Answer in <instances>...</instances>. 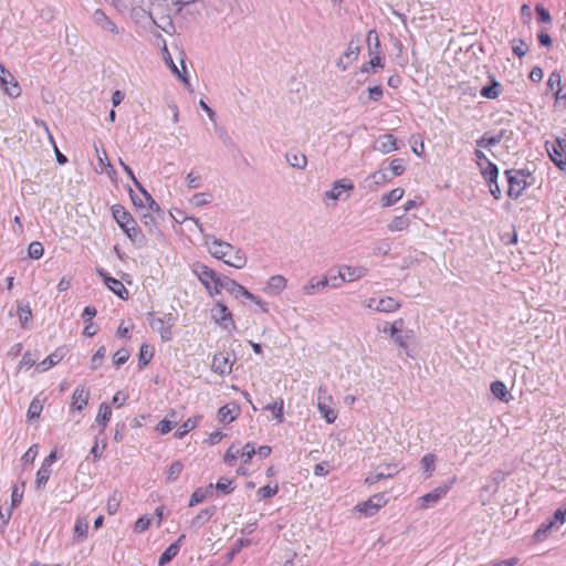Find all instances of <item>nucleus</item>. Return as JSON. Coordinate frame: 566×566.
I'll return each mask as SVG.
<instances>
[{"label":"nucleus","instance_id":"obj_1","mask_svg":"<svg viewBox=\"0 0 566 566\" xmlns=\"http://www.w3.org/2000/svg\"><path fill=\"white\" fill-rule=\"evenodd\" d=\"M205 245L211 256L223 261L227 265L235 269L247 266L248 258L240 248H234L231 243L217 239L213 235L205 237Z\"/></svg>","mask_w":566,"mask_h":566},{"label":"nucleus","instance_id":"obj_2","mask_svg":"<svg viewBox=\"0 0 566 566\" xmlns=\"http://www.w3.org/2000/svg\"><path fill=\"white\" fill-rule=\"evenodd\" d=\"M113 217L118 223V226L123 229L126 235L136 243H142L144 237L142 231L137 227L136 222L132 219L128 212L120 206H114L112 208Z\"/></svg>","mask_w":566,"mask_h":566},{"label":"nucleus","instance_id":"obj_3","mask_svg":"<svg viewBox=\"0 0 566 566\" xmlns=\"http://www.w3.org/2000/svg\"><path fill=\"white\" fill-rule=\"evenodd\" d=\"M317 402L316 407L321 413V416L325 419L327 423H333L337 419V410L335 409V403L332 395L328 394L326 387L321 386L317 390Z\"/></svg>","mask_w":566,"mask_h":566},{"label":"nucleus","instance_id":"obj_4","mask_svg":"<svg viewBox=\"0 0 566 566\" xmlns=\"http://www.w3.org/2000/svg\"><path fill=\"white\" fill-rule=\"evenodd\" d=\"M192 272L196 274L198 280L206 286L211 295L218 294V284L220 276L209 266L202 263H195L192 265Z\"/></svg>","mask_w":566,"mask_h":566},{"label":"nucleus","instance_id":"obj_5","mask_svg":"<svg viewBox=\"0 0 566 566\" xmlns=\"http://www.w3.org/2000/svg\"><path fill=\"white\" fill-rule=\"evenodd\" d=\"M355 186L354 182L348 178H342L333 182L329 190L324 192V200H331L336 203L339 200H347Z\"/></svg>","mask_w":566,"mask_h":566},{"label":"nucleus","instance_id":"obj_6","mask_svg":"<svg viewBox=\"0 0 566 566\" xmlns=\"http://www.w3.org/2000/svg\"><path fill=\"white\" fill-rule=\"evenodd\" d=\"M505 174L509 181L507 195L511 198H518L526 187L530 186L528 178L531 174L525 170H506Z\"/></svg>","mask_w":566,"mask_h":566},{"label":"nucleus","instance_id":"obj_7","mask_svg":"<svg viewBox=\"0 0 566 566\" xmlns=\"http://www.w3.org/2000/svg\"><path fill=\"white\" fill-rule=\"evenodd\" d=\"M546 150L552 161L566 170V134L557 136L554 142H546Z\"/></svg>","mask_w":566,"mask_h":566},{"label":"nucleus","instance_id":"obj_8","mask_svg":"<svg viewBox=\"0 0 566 566\" xmlns=\"http://www.w3.org/2000/svg\"><path fill=\"white\" fill-rule=\"evenodd\" d=\"M212 321L228 332L235 329V324L232 319V314L229 308L221 302H217L211 308Z\"/></svg>","mask_w":566,"mask_h":566},{"label":"nucleus","instance_id":"obj_9","mask_svg":"<svg viewBox=\"0 0 566 566\" xmlns=\"http://www.w3.org/2000/svg\"><path fill=\"white\" fill-rule=\"evenodd\" d=\"M454 481H455V479L453 478L450 483H444L442 485H439L431 492L420 496L418 499L420 507L422 510H427V509L436 505L442 497H444L447 495V493L450 491Z\"/></svg>","mask_w":566,"mask_h":566},{"label":"nucleus","instance_id":"obj_10","mask_svg":"<svg viewBox=\"0 0 566 566\" xmlns=\"http://www.w3.org/2000/svg\"><path fill=\"white\" fill-rule=\"evenodd\" d=\"M386 504L387 499L385 493H377L370 496L367 501L358 503L355 506V510L363 513L365 516H373Z\"/></svg>","mask_w":566,"mask_h":566},{"label":"nucleus","instance_id":"obj_11","mask_svg":"<svg viewBox=\"0 0 566 566\" xmlns=\"http://www.w3.org/2000/svg\"><path fill=\"white\" fill-rule=\"evenodd\" d=\"M400 467L398 463H384L378 465L376 469V472L369 473L366 479L365 483L368 485H373L380 481L381 479H388L395 476L399 471Z\"/></svg>","mask_w":566,"mask_h":566},{"label":"nucleus","instance_id":"obj_12","mask_svg":"<svg viewBox=\"0 0 566 566\" xmlns=\"http://www.w3.org/2000/svg\"><path fill=\"white\" fill-rule=\"evenodd\" d=\"M0 85L12 98L21 95V88L14 76L0 63Z\"/></svg>","mask_w":566,"mask_h":566},{"label":"nucleus","instance_id":"obj_13","mask_svg":"<svg viewBox=\"0 0 566 566\" xmlns=\"http://www.w3.org/2000/svg\"><path fill=\"white\" fill-rule=\"evenodd\" d=\"M402 327H403V319L399 318L391 324L386 323L381 331L385 334H389L390 338L394 340L395 344H397L398 346H400L402 348H407L408 339L410 336L400 334Z\"/></svg>","mask_w":566,"mask_h":566},{"label":"nucleus","instance_id":"obj_14","mask_svg":"<svg viewBox=\"0 0 566 566\" xmlns=\"http://www.w3.org/2000/svg\"><path fill=\"white\" fill-rule=\"evenodd\" d=\"M366 307L381 313H394L400 308V303L390 296L379 300L370 297L366 301Z\"/></svg>","mask_w":566,"mask_h":566},{"label":"nucleus","instance_id":"obj_15","mask_svg":"<svg viewBox=\"0 0 566 566\" xmlns=\"http://www.w3.org/2000/svg\"><path fill=\"white\" fill-rule=\"evenodd\" d=\"M368 273V269L361 265L350 266V265H340L338 269L337 279L340 282H355L357 280L363 279Z\"/></svg>","mask_w":566,"mask_h":566},{"label":"nucleus","instance_id":"obj_16","mask_svg":"<svg viewBox=\"0 0 566 566\" xmlns=\"http://www.w3.org/2000/svg\"><path fill=\"white\" fill-rule=\"evenodd\" d=\"M359 51L360 48L358 42L352 40L348 43L346 51L338 57L336 66L342 71H346L349 67V65H352L354 61L357 60Z\"/></svg>","mask_w":566,"mask_h":566},{"label":"nucleus","instance_id":"obj_17","mask_svg":"<svg viewBox=\"0 0 566 566\" xmlns=\"http://www.w3.org/2000/svg\"><path fill=\"white\" fill-rule=\"evenodd\" d=\"M92 19L103 31H107L113 35H118L120 33V29L117 24L103 10L96 9L92 14Z\"/></svg>","mask_w":566,"mask_h":566},{"label":"nucleus","instance_id":"obj_18","mask_svg":"<svg viewBox=\"0 0 566 566\" xmlns=\"http://www.w3.org/2000/svg\"><path fill=\"white\" fill-rule=\"evenodd\" d=\"M233 360L230 359V355L226 353H217L212 357L211 369L213 373L226 376L231 374Z\"/></svg>","mask_w":566,"mask_h":566},{"label":"nucleus","instance_id":"obj_19","mask_svg":"<svg viewBox=\"0 0 566 566\" xmlns=\"http://www.w3.org/2000/svg\"><path fill=\"white\" fill-rule=\"evenodd\" d=\"M172 318L169 316L167 318H153L150 322V327L160 335L163 342H169L172 338Z\"/></svg>","mask_w":566,"mask_h":566},{"label":"nucleus","instance_id":"obj_20","mask_svg":"<svg viewBox=\"0 0 566 566\" xmlns=\"http://www.w3.org/2000/svg\"><path fill=\"white\" fill-rule=\"evenodd\" d=\"M97 273L103 277L105 285L118 297L126 300L128 297V291L124 284L117 279L111 277L106 272L98 269Z\"/></svg>","mask_w":566,"mask_h":566},{"label":"nucleus","instance_id":"obj_21","mask_svg":"<svg viewBox=\"0 0 566 566\" xmlns=\"http://www.w3.org/2000/svg\"><path fill=\"white\" fill-rule=\"evenodd\" d=\"M328 284L329 280L326 276L321 279L313 276L302 286V293L305 296H312L318 292L324 291Z\"/></svg>","mask_w":566,"mask_h":566},{"label":"nucleus","instance_id":"obj_22","mask_svg":"<svg viewBox=\"0 0 566 566\" xmlns=\"http://www.w3.org/2000/svg\"><path fill=\"white\" fill-rule=\"evenodd\" d=\"M88 399L90 390L85 386L80 385L73 391L71 408L82 411L87 405Z\"/></svg>","mask_w":566,"mask_h":566},{"label":"nucleus","instance_id":"obj_23","mask_svg":"<svg viewBox=\"0 0 566 566\" xmlns=\"http://www.w3.org/2000/svg\"><path fill=\"white\" fill-rule=\"evenodd\" d=\"M287 285V280L283 275H273L268 280L264 292L270 295H280Z\"/></svg>","mask_w":566,"mask_h":566},{"label":"nucleus","instance_id":"obj_24","mask_svg":"<svg viewBox=\"0 0 566 566\" xmlns=\"http://www.w3.org/2000/svg\"><path fill=\"white\" fill-rule=\"evenodd\" d=\"M374 149L381 154H389L398 149L397 139L391 134L380 136L375 145Z\"/></svg>","mask_w":566,"mask_h":566},{"label":"nucleus","instance_id":"obj_25","mask_svg":"<svg viewBox=\"0 0 566 566\" xmlns=\"http://www.w3.org/2000/svg\"><path fill=\"white\" fill-rule=\"evenodd\" d=\"M124 171L127 174V176L130 178L135 187L142 192L144 196V199H146L147 203L149 205V208L151 210H159V206L157 202L153 199V197L148 193V191L142 186V184L136 179L133 170L129 168V166L124 165Z\"/></svg>","mask_w":566,"mask_h":566},{"label":"nucleus","instance_id":"obj_26","mask_svg":"<svg viewBox=\"0 0 566 566\" xmlns=\"http://www.w3.org/2000/svg\"><path fill=\"white\" fill-rule=\"evenodd\" d=\"M185 537H186L185 534H181L175 543L170 544L165 549V552L159 557V560H158L159 566H164V565L168 564L175 556H177V554L179 553V549H180V543L185 539Z\"/></svg>","mask_w":566,"mask_h":566},{"label":"nucleus","instance_id":"obj_27","mask_svg":"<svg viewBox=\"0 0 566 566\" xmlns=\"http://www.w3.org/2000/svg\"><path fill=\"white\" fill-rule=\"evenodd\" d=\"M411 224V218L406 213L395 217L388 224L387 229L390 232L407 231Z\"/></svg>","mask_w":566,"mask_h":566},{"label":"nucleus","instance_id":"obj_28","mask_svg":"<svg viewBox=\"0 0 566 566\" xmlns=\"http://www.w3.org/2000/svg\"><path fill=\"white\" fill-rule=\"evenodd\" d=\"M239 407L237 405H226L218 411V418L221 422L229 423L239 416Z\"/></svg>","mask_w":566,"mask_h":566},{"label":"nucleus","instance_id":"obj_29","mask_svg":"<svg viewBox=\"0 0 566 566\" xmlns=\"http://www.w3.org/2000/svg\"><path fill=\"white\" fill-rule=\"evenodd\" d=\"M62 358H63L62 352L55 350L54 353L49 355L45 359H43L42 361H40L36 365V370L39 373H44V371L51 369L56 364H59L62 360Z\"/></svg>","mask_w":566,"mask_h":566},{"label":"nucleus","instance_id":"obj_30","mask_svg":"<svg viewBox=\"0 0 566 566\" xmlns=\"http://www.w3.org/2000/svg\"><path fill=\"white\" fill-rule=\"evenodd\" d=\"M286 161L294 168L305 169L307 166V158L304 154L287 153L285 155Z\"/></svg>","mask_w":566,"mask_h":566},{"label":"nucleus","instance_id":"obj_31","mask_svg":"<svg viewBox=\"0 0 566 566\" xmlns=\"http://www.w3.org/2000/svg\"><path fill=\"white\" fill-rule=\"evenodd\" d=\"M405 190L402 188H395L381 198L382 207H390L398 202L403 197Z\"/></svg>","mask_w":566,"mask_h":566},{"label":"nucleus","instance_id":"obj_32","mask_svg":"<svg viewBox=\"0 0 566 566\" xmlns=\"http://www.w3.org/2000/svg\"><path fill=\"white\" fill-rule=\"evenodd\" d=\"M213 511L210 509L201 510L189 523L191 528H199L203 526L212 516Z\"/></svg>","mask_w":566,"mask_h":566},{"label":"nucleus","instance_id":"obj_33","mask_svg":"<svg viewBox=\"0 0 566 566\" xmlns=\"http://www.w3.org/2000/svg\"><path fill=\"white\" fill-rule=\"evenodd\" d=\"M481 174L483 175L484 179L488 180L490 184L495 182L499 176V169L497 167L491 163L490 160H486L485 165L482 166Z\"/></svg>","mask_w":566,"mask_h":566},{"label":"nucleus","instance_id":"obj_34","mask_svg":"<svg viewBox=\"0 0 566 566\" xmlns=\"http://www.w3.org/2000/svg\"><path fill=\"white\" fill-rule=\"evenodd\" d=\"M88 520L86 517H78L74 526V537L83 541L87 537Z\"/></svg>","mask_w":566,"mask_h":566},{"label":"nucleus","instance_id":"obj_35","mask_svg":"<svg viewBox=\"0 0 566 566\" xmlns=\"http://www.w3.org/2000/svg\"><path fill=\"white\" fill-rule=\"evenodd\" d=\"M547 88L555 92V98L558 101L560 99V92H562V76L558 72H552L547 80Z\"/></svg>","mask_w":566,"mask_h":566},{"label":"nucleus","instance_id":"obj_36","mask_svg":"<svg viewBox=\"0 0 566 566\" xmlns=\"http://www.w3.org/2000/svg\"><path fill=\"white\" fill-rule=\"evenodd\" d=\"M491 392L502 401H509V391L503 381L496 380L491 384Z\"/></svg>","mask_w":566,"mask_h":566},{"label":"nucleus","instance_id":"obj_37","mask_svg":"<svg viewBox=\"0 0 566 566\" xmlns=\"http://www.w3.org/2000/svg\"><path fill=\"white\" fill-rule=\"evenodd\" d=\"M284 402L283 399L275 400L272 403H268L264 410L271 411L279 423L284 421L283 417Z\"/></svg>","mask_w":566,"mask_h":566},{"label":"nucleus","instance_id":"obj_38","mask_svg":"<svg viewBox=\"0 0 566 566\" xmlns=\"http://www.w3.org/2000/svg\"><path fill=\"white\" fill-rule=\"evenodd\" d=\"M421 468L424 471L427 478H430L436 470V463H437V457L432 453H428L422 457L421 461Z\"/></svg>","mask_w":566,"mask_h":566},{"label":"nucleus","instance_id":"obj_39","mask_svg":"<svg viewBox=\"0 0 566 566\" xmlns=\"http://www.w3.org/2000/svg\"><path fill=\"white\" fill-rule=\"evenodd\" d=\"M198 420H199V417H193V418H189L187 419L179 428L178 430L175 432V436L178 438V439H181L184 438L188 432H190L191 430H193L197 424H198Z\"/></svg>","mask_w":566,"mask_h":566},{"label":"nucleus","instance_id":"obj_40","mask_svg":"<svg viewBox=\"0 0 566 566\" xmlns=\"http://www.w3.org/2000/svg\"><path fill=\"white\" fill-rule=\"evenodd\" d=\"M165 62L167 63V65L169 66V69L171 70V72L174 74H176L179 78H181V81L188 85L189 84V80L187 78V76L185 75L186 74V66L185 64H182V70H184V73H181L179 71V69L177 67V65L175 64L171 55L166 51V55H165ZM184 63V61L181 62Z\"/></svg>","mask_w":566,"mask_h":566},{"label":"nucleus","instance_id":"obj_41","mask_svg":"<svg viewBox=\"0 0 566 566\" xmlns=\"http://www.w3.org/2000/svg\"><path fill=\"white\" fill-rule=\"evenodd\" d=\"M112 417V409L108 403L102 402L98 407V412L96 416V422L102 424L103 427L109 421Z\"/></svg>","mask_w":566,"mask_h":566},{"label":"nucleus","instance_id":"obj_42","mask_svg":"<svg viewBox=\"0 0 566 566\" xmlns=\"http://www.w3.org/2000/svg\"><path fill=\"white\" fill-rule=\"evenodd\" d=\"M51 472H52L51 469H48L42 465L40 467V469L36 472V478H35V488L38 490L44 489L46 482L50 479Z\"/></svg>","mask_w":566,"mask_h":566},{"label":"nucleus","instance_id":"obj_43","mask_svg":"<svg viewBox=\"0 0 566 566\" xmlns=\"http://www.w3.org/2000/svg\"><path fill=\"white\" fill-rule=\"evenodd\" d=\"M182 469H184V465H182V463L180 461L172 462L171 465L168 468L167 473H166L167 481L168 482L176 481L179 478Z\"/></svg>","mask_w":566,"mask_h":566},{"label":"nucleus","instance_id":"obj_44","mask_svg":"<svg viewBox=\"0 0 566 566\" xmlns=\"http://www.w3.org/2000/svg\"><path fill=\"white\" fill-rule=\"evenodd\" d=\"M219 283L220 284H218V294L221 292V289H224L230 294L234 295L237 292V289L240 286V284L238 282H235L234 280L228 279V277H226V279L220 277Z\"/></svg>","mask_w":566,"mask_h":566},{"label":"nucleus","instance_id":"obj_45","mask_svg":"<svg viewBox=\"0 0 566 566\" xmlns=\"http://www.w3.org/2000/svg\"><path fill=\"white\" fill-rule=\"evenodd\" d=\"M42 409H43L42 402L38 398H34L29 406L28 413H27L28 418L30 420L38 419L42 412Z\"/></svg>","mask_w":566,"mask_h":566},{"label":"nucleus","instance_id":"obj_46","mask_svg":"<svg viewBox=\"0 0 566 566\" xmlns=\"http://www.w3.org/2000/svg\"><path fill=\"white\" fill-rule=\"evenodd\" d=\"M44 253V248L41 242L33 241L29 244L28 255L31 259L39 260Z\"/></svg>","mask_w":566,"mask_h":566},{"label":"nucleus","instance_id":"obj_47","mask_svg":"<svg viewBox=\"0 0 566 566\" xmlns=\"http://www.w3.org/2000/svg\"><path fill=\"white\" fill-rule=\"evenodd\" d=\"M500 93V83L496 81H493L491 85L484 86L481 90V95L485 98H496Z\"/></svg>","mask_w":566,"mask_h":566},{"label":"nucleus","instance_id":"obj_48","mask_svg":"<svg viewBox=\"0 0 566 566\" xmlns=\"http://www.w3.org/2000/svg\"><path fill=\"white\" fill-rule=\"evenodd\" d=\"M501 139H502V134L496 135V136H491V137L482 136L480 139L476 140V145L479 147L490 148V147H493L496 144H499L501 142Z\"/></svg>","mask_w":566,"mask_h":566},{"label":"nucleus","instance_id":"obj_49","mask_svg":"<svg viewBox=\"0 0 566 566\" xmlns=\"http://www.w3.org/2000/svg\"><path fill=\"white\" fill-rule=\"evenodd\" d=\"M153 355H154L153 350L149 348V346L143 345L140 347L139 357H138L140 367H145L150 361Z\"/></svg>","mask_w":566,"mask_h":566},{"label":"nucleus","instance_id":"obj_50","mask_svg":"<svg viewBox=\"0 0 566 566\" xmlns=\"http://www.w3.org/2000/svg\"><path fill=\"white\" fill-rule=\"evenodd\" d=\"M105 353H106V348L104 346H101L96 353L93 355L92 359H91V368L92 369H97L101 367L102 363H103V359L105 357Z\"/></svg>","mask_w":566,"mask_h":566},{"label":"nucleus","instance_id":"obj_51","mask_svg":"<svg viewBox=\"0 0 566 566\" xmlns=\"http://www.w3.org/2000/svg\"><path fill=\"white\" fill-rule=\"evenodd\" d=\"M176 424H177V419L165 418L158 422L157 430L161 434H166V433L170 432Z\"/></svg>","mask_w":566,"mask_h":566},{"label":"nucleus","instance_id":"obj_52","mask_svg":"<svg viewBox=\"0 0 566 566\" xmlns=\"http://www.w3.org/2000/svg\"><path fill=\"white\" fill-rule=\"evenodd\" d=\"M233 481L228 479V478H221L217 484H216V489L224 494H228V493H231L234 488H233Z\"/></svg>","mask_w":566,"mask_h":566},{"label":"nucleus","instance_id":"obj_53","mask_svg":"<svg viewBox=\"0 0 566 566\" xmlns=\"http://www.w3.org/2000/svg\"><path fill=\"white\" fill-rule=\"evenodd\" d=\"M201 181H202V178L198 172L190 171L186 176V182L190 189L199 188L201 186Z\"/></svg>","mask_w":566,"mask_h":566},{"label":"nucleus","instance_id":"obj_54","mask_svg":"<svg viewBox=\"0 0 566 566\" xmlns=\"http://www.w3.org/2000/svg\"><path fill=\"white\" fill-rule=\"evenodd\" d=\"M240 457V450L232 444L224 453V462L229 465H233L235 460Z\"/></svg>","mask_w":566,"mask_h":566},{"label":"nucleus","instance_id":"obj_55","mask_svg":"<svg viewBox=\"0 0 566 566\" xmlns=\"http://www.w3.org/2000/svg\"><path fill=\"white\" fill-rule=\"evenodd\" d=\"M35 365V358L31 355V353H24V355L22 356L19 365H18V369L19 370H22V369H30L31 367H33Z\"/></svg>","mask_w":566,"mask_h":566},{"label":"nucleus","instance_id":"obj_56","mask_svg":"<svg viewBox=\"0 0 566 566\" xmlns=\"http://www.w3.org/2000/svg\"><path fill=\"white\" fill-rule=\"evenodd\" d=\"M211 195L205 192L196 193L195 196H192L190 202L196 207H200L208 205L211 201Z\"/></svg>","mask_w":566,"mask_h":566},{"label":"nucleus","instance_id":"obj_57","mask_svg":"<svg viewBox=\"0 0 566 566\" xmlns=\"http://www.w3.org/2000/svg\"><path fill=\"white\" fill-rule=\"evenodd\" d=\"M406 167L405 161L401 158H395L390 163V170L394 176H400L403 174Z\"/></svg>","mask_w":566,"mask_h":566},{"label":"nucleus","instance_id":"obj_58","mask_svg":"<svg viewBox=\"0 0 566 566\" xmlns=\"http://www.w3.org/2000/svg\"><path fill=\"white\" fill-rule=\"evenodd\" d=\"M277 492H279L277 485H274V486L265 485L258 490V495L261 499H268V497L274 496Z\"/></svg>","mask_w":566,"mask_h":566},{"label":"nucleus","instance_id":"obj_59","mask_svg":"<svg viewBox=\"0 0 566 566\" xmlns=\"http://www.w3.org/2000/svg\"><path fill=\"white\" fill-rule=\"evenodd\" d=\"M129 358V352L127 349H118L113 356V363L116 366L125 364Z\"/></svg>","mask_w":566,"mask_h":566},{"label":"nucleus","instance_id":"obj_60","mask_svg":"<svg viewBox=\"0 0 566 566\" xmlns=\"http://www.w3.org/2000/svg\"><path fill=\"white\" fill-rule=\"evenodd\" d=\"M207 496V491L202 490V489H197L190 496V500H189V506H195L201 502L205 501Z\"/></svg>","mask_w":566,"mask_h":566},{"label":"nucleus","instance_id":"obj_61","mask_svg":"<svg viewBox=\"0 0 566 566\" xmlns=\"http://www.w3.org/2000/svg\"><path fill=\"white\" fill-rule=\"evenodd\" d=\"M151 521L148 516H142L139 517L134 525V531L137 533H144L148 530Z\"/></svg>","mask_w":566,"mask_h":566},{"label":"nucleus","instance_id":"obj_62","mask_svg":"<svg viewBox=\"0 0 566 566\" xmlns=\"http://www.w3.org/2000/svg\"><path fill=\"white\" fill-rule=\"evenodd\" d=\"M120 500L119 497L114 493L111 495L107 500V512L108 514H115L118 511Z\"/></svg>","mask_w":566,"mask_h":566},{"label":"nucleus","instance_id":"obj_63","mask_svg":"<svg viewBox=\"0 0 566 566\" xmlns=\"http://www.w3.org/2000/svg\"><path fill=\"white\" fill-rule=\"evenodd\" d=\"M512 49L517 56L522 57L526 54L528 48L523 40H514Z\"/></svg>","mask_w":566,"mask_h":566},{"label":"nucleus","instance_id":"obj_64","mask_svg":"<svg viewBox=\"0 0 566 566\" xmlns=\"http://www.w3.org/2000/svg\"><path fill=\"white\" fill-rule=\"evenodd\" d=\"M518 563L517 557H511L507 559H494L488 563L485 566H515Z\"/></svg>","mask_w":566,"mask_h":566}]
</instances>
